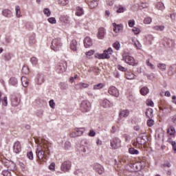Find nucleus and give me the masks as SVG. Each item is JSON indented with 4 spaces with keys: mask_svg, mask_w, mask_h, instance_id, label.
<instances>
[{
    "mask_svg": "<svg viewBox=\"0 0 176 176\" xmlns=\"http://www.w3.org/2000/svg\"><path fill=\"white\" fill-rule=\"evenodd\" d=\"M125 76H126V79H128L129 80L135 79V78L137 77V76H135L134 74H133L132 72H126Z\"/></svg>",
    "mask_w": 176,
    "mask_h": 176,
    "instance_id": "27",
    "label": "nucleus"
},
{
    "mask_svg": "<svg viewBox=\"0 0 176 176\" xmlns=\"http://www.w3.org/2000/svg\"><path fill=\"white\" fill-rule=\"evenodd\" d=\"M175 128L174 126H170L167 130L168 138H174L175 137Z\"/></svg>",
    "mask_w": 176,
    "mask_h": 176,
    "instance_id": "13",
    "label": "nucleus"
},
{
    "mask_svg": "<svg viewBox=\"0 0 176 176\" xmlns=\"http://www.w3.org/2000/svg\"><path fill=\"white\" fill-rule=\"evenodd\" d=\"M168 75H169L170 76H171L172 75H174V67L173 66L169 67Z\"/></svg>",
    "mask_w": 176,
    "mask_h": 176,
    "instance_id": "54",
    "label": "nucleus"
},
{
    "mask_svg": "<svg viewBox=\"0 0 176 176\" xmlns=\"http://www.w3.org/2000/svg\"><path fill=\"white\" fill-rule=\"evenodd\" d=\"M64 148L66 149V151H68V149H70L71 148V142H66L64 144Z\"/></svg>",
    "mask_w": 176,
    "mask_h": 176,
    "instance_id": "58",
    "label": "nucleus"
},
{
    "mask_svg": "<svg viewBox=\"0 0 176 176\" xmlns=\"http://www.w3.org/2000/svg\"><path fill=\"white\" fill-rule=\"evenodd\" d=\"M45 82V77L43 74H38L36 79V83L38 85H42Z\"/></svg>",
    "mask_w": 176,
    "mask_h": 176,
    "instance_id": "17",
    "label": "nucleus"
},
{
    "mask_svg": "<svg viewBox=\"0 0 176 176\" xmlns=\"http://www.w3.org/2000/svg\"><path fill=\"white\" fill-rule=\"evenodd\" d=\"M91 109V104L88 100H84L80 104V111L82 112H89Z\"/></svg>",
    "mask_w": 176,
    "mask_h": 176,
    "instance_id": "6",
    "label": "nucleus"
},
{
    "mask_svg": "<svg viewBox=\"0 0 176 176\" xmlns=\"http://www.w3.org/2000/svg\"><path fill=\"white\" fill-rule=\"evenodd\" d=\"M124 12H126V7H123L121 6L118 7L116 13H124Z\"/></svg>",
    "mask_w": 176,
    "mask_h": 176,
    "instance_id": "41",
    "label": "nucleus"
},
{
    "mask_svg": "<svg viewBox=\"0 0 176 176\" xmlns=\"http://www.w3.org/2000/svg\"><path fill=\"white\" fill-rule=\"evenodd\" d=\"M49 23H50V24H56V23H57V21L56 20V18L54 17H50L48 19Z\"/></svg>",
    "mask_w": 176,
    "mask_h": 176,
    "instance_id": "57",
    "label": "nucleus"
},
{
    "mask_svg": "<svg viewBox=\"0 0 176 176\" xmlns=\"http://www.w3.org/2000/svg\"><path fill=\"white\" fill-rule=\"evenodd\" d=\"M104 87V84L102 83H98L94 85V90H100V89H102Z\"/></svg>",
    "mask_w": 176,
    "mask_h": 176,
    "instance_id": "39",
    "label": "nucleus"
},
{
    "mask_svg": "<svg viewBox=\"0 0 176 176\" xmlns=\"http://www.w3.org/2000/svg\"><path fill=\"white\" fill-rule=\"evenodd\" d=\"M145 163L144 162V161H141V162H138L135 164V167L136 168V170H138V171H140L141 170H142L144 168V167H145Z\"/></svg>",
    "mask_w": 176,
    "mask_h": 176,
    "instance_id": "19",
    "label": "nucleus"
},
{
    "mask_svg": "<svg viewBox=\"0 0 176 176\" xmlns=\"http://www.w3.org/2000/svg\"><path fill=\"white\" fill-rule=\"evenodd\" d=\"M69 1L68 0H58L59 5H61L62 6H65V5H68Z\"/></svg>",
    "mask_w": 176,
    "mask_h": 176,
    "instance_id": "46",
    "label": "nucleus"
},
{
    "mask_svg": "<svg viewBox=\"0 0 176 176\" xmlns=\"http://www.w3.org/2000/svg\"><path fill=\"white\" fill-rule=\"evenodd\" d=\"M34 141L37 144V148L36 149L37 157L38 160H42L45 157V151L49 150L47 141L41 138H34Z\"/></svg>",
    "mask_w": 176,
    "mask_h": 176,
    "instance_id": "1",
    "label": "nucleus"
},
{
    "mask_svg": "<svg viewBox=\"0 0 176 176\" xmlns=\"http://www.w3.org/2000/svg\"><path fill=\"white\" fill-rule=\"evenodd\" d=\"M101 107H103V108H109L111 105V102L108 100V99H103L100 102Z\"/></svg>",
    "mask_w": 176,
    "mask_h": 176,
    "instance_id": "22",
    "label": "nucleus"
},
{
    "mask_svg": "<svg viewBox=\"0 0 176 176\" xmlns=\"http://www.w3.org/2000/svg\"><path fill=\"white\" fill-rule=\"evenodd\" d=\"M122 60L129 65H132V67H137L138 65V62L135 61L133 56L126 52L122 54Z\"/></svg>",
    "mask_w": 176,
    "mask_h": 176,
    "instance_id": "2",
    "label": "nucleus"
},
{
    "mask_svg": "<svg viewBox=\"0 0 176 176\" xmlns=\"http://www.w3.org/2000/svg\"><path fill=\"white\" fill-rule=\"evenodd\" d=\"M60 21L61 23H65V24H68L69 23V16L67 15H60L59 17Z\"/></svg>",
    "mask_w": 176,
    "mask_h": 176,
    "instance_id": "23",
    "label": "nucleus"
},
{
    "mask_svg": "<svg viewBox=\"0 0 176 176\" xmlns=\"http://www.w3.org/2000/svg\"><path fill=\"white\" fill-rule=\"evenodd\" d=\"M145 115L148 118V119H152V118H153V109L151 108L147 109L145 112Z\"/></svg>",
    "mask_w": 176,
    "mask_h": 176,
    "instance_id": "26",
    "label": "nucleus"
},
{
    "mask_svg": "<svg viewBox=\"0 0 176 176\" xmlns=\"http://www.w3.org/2000/svg\"><path fill=\"white\" fill-rule=\"evenodd\" d=\"M35 34H32V36H30L29 37V45L30 46H34V45H35V43H36V39L35 38Z\"/></svg>",
    "mask_w": 176,
    "mask_h": 176,
    "instance_id": "28",
    "label": "nucleus"
},
{
    "mask_svg": "<svg viewBox=\"0 0 176 176\" xmlns=\"http://www.w3.org/2000/svg\"><path fill=\"white\" fill-rule=\"evenodd\" d=\"M85 14V12L83 11V8L80 6H78L76 8V16H83Z\"/></svg>",
    "mask_w": 176,
    "mask_h": 176,
    "instance_id": "24",
    "label": "nucleus"
},
{
    "mask_svg": "<svg viewBox=\"0 0 176 176\" xmlns=\"http://www.w3.org/2000/svg\"><path fill=\"white\" fill-rule=\"evenodd\" d=\"M169 144L172 146L173 151H174V153H176V142L175 141H169Z\"/></svg>",
    "mask_w": 176,
    "mask_h": 176,
    "instance_id": "47",
    "label": "nucleus"
},
{
    "mask_svg": "<svg viewBox=\"0 0 176 176\" xmlns=\"http://www.w3.org/2000/svg\"><path fill=\"white\" fill-rule=\"evenodd\" d=\"M148 135L141 133L139 136L136 138V142L139 144V145H144L148 142Z\"/></svg>",
    "mask_w": 176,
    "mask_h": 176,
    "instance_id": "9",
    "label": "nucleus"
},
{
    "mask_svg": "<svg viewBox=\"0 0 176 176\" xmlns=\"http://www.w3.org/2000/svg\"><path fill=\"white\" fill-rule=\"evenodd\" d=\"M132 31L133 32H134L135 35H138V34H140L141 30H140V28L134 27Z\"/></svg>",
    "mask_w": 176,
    "mask_h": 176,
    "instance_id": "62",
    "label": "nucleus"
},
{
    "mask_svg": "<svg viewBox=\"0 0 176 176\" xmlns=\"http://www.w3.org/2000/svg\"><path fill=\"white\" fill-rule=\"evenodd\" d=\"M10 171H16V164L14 162H10V166H8Z\"/></svg>",
    "mask_w": 176,
    "mask_h": 176,
    "instance_id": "38",
    "label": "nucleus"
},
{
    "mask_svg": "<svg viewBox=\"0 0 176 176\" xmlns=\"http://www.w3.org/2000/svg\"><path fill=\"white\" fill-rule=\"evenodd\" d=\"M21 82L23 87H27L28 86V78L25 76H22L21 77Z\"/></svg>",
    "mask_w": 176,
    "mask_h": 176,
    "instance_id": "34",
    "label": "nucleus"
},
{
    "mask_svg": "<svg viewBox=\"0 0 176 176\" xmlns=\"http://www.w3.org/2000/svg\"><path fill=\"white\" fill-rule=\"evenodd\" d=\"M113 31L114 32H122L123 31V25H118L115 23H113Z\"/></svg>",
    "mask_w": 176,
    "mask_h": 176,
    "instance_id": "15",
    "label": "nucleus"
},
{
    "mask_svg": "<svg viewBox=\"0 0 176 176\" xmlns=\"http://www.w3.org/2000/svg\"><path fill=\"white\" fill-rule=\"evenodd\" d=\"M129 115H130V111L127 109L122 110L119 113V117L120 118V119H123V118H127V116H129Z\"/></svg>",
    "mask_w": 176,
    "mask_h": 176,
    "instance_id": "20",
    "label": "nucleus"
},
{
    "mask_svg": "<svg viewBox=\"0 0 176 176\" xmlns=\"http://www.w3.org/2000/svg\"><path fill=\"white\" fill-rule=\"evenodd\" d=\"M155 123V121H153V120H152V118H149L147 120V125L148 126V127H152V126H153Z\"/></svg>",
    "mask_w": 176,
    "mask_h": 176,
    "instance_id": "55",
    "label": "nucleus"
},
{
    "mask_svg": "<svg viewBox=\"0 0 176 176\" xmlns=\"http://www.w3.org/2000/svg\"><path fill=\"white\" fill-rule=\"evenodd\" d=\"M113 51L112 50L111 47H109L108 50H105L102 54H97L96 55V58L99 60H104L105 58H109L110 54H112Z\"/></svg>",
    "mask_w": 176,
    "mask_h": 176,
    "instance_id": "4",
    "label": "nucleus"
},
{
    "mask_svg": "<svg viewBox=\"0 0 176 176\" xmlns=\"http://www.w3.org/2000/svg\"><path fill=\"white\" fill-rule=\"evenodd\" d=\"M151 23H152V18L148 16L144 19V24H151Z\"/></svg>",
    "mask_w": 176,
    "mask_h": 176,
    "instance_id": "52",
    "label": "nucleus"
},
{
    "mask_svg": "<svg viewBox=\"0 0 176 176\" xmlns=\"http://www.w3.org/2000/svg\"><path fill=\"white\" fill-rule=\"evenodd\" d=\"M13 151L14 153H20L21 152V144L17 141L14 143Z\"/></svg>",
    "mask_w": 176,
    "mask_h": 176,
    "instance_id": "12",
    "label": "nucleus"
},
{
    "mask_svg": "<svg viewBox=\"0 0 176 176\" xmlns=\"http://www.w3.org/2000/svg\"><path fill=\"white\" fill-rule=\"evenodd\" d=\"M129 152L131 155H140V151L133 147L129 148Z\"/></svg>",
    "mask_w": 176,
    "mask_h": 176,
    "instance_id": "35",
    "label": "nucleus"
},
{
    "mask_svg": "<svg viewBox=\"0 0 176 176\" xmlns=\"http://www.w3.org/2000/svg\"><path fill=\"white\" fill-rule=\"evenodd\" d=\"M154 31H164V25H155L153 27Z\"/></svg>",
    "mask_w": 176,
    "mask_h": 176,
    "instance_id": "36",
    "label": "nucleus"
},
{
    "mask_svg": "<svg viewBox=\"0 0 176 176\" xmlns=\"http://www.w3.org/2000/svg\"><path fill=\"white\" fill-rule=\"evenodd\" d=\"M2 104L4 107H8V97L5 96L2 100Z\"/></svg>",
    "mask_w": 176,
    "mask_h": 176,
    "instance_id": "63",
    "label": "nucleus"
},
{
    "mask_svg": "<svg viewBox=\"0 0 176 176\" xmlns=\"http://www.w3.org/2000/svg\"><path fill=\"white\" fill-rule=\"evenodd\" d=\"M113 47H114V49H116V50H119V49H120V43H119V41H116L113 44Z\"/></svg>",
    "mask_w": 176,
    "mask_h": 176,
    "instance_id": "48",
    "label": "nucleus"
},
{
    "mask_svg": "<svg viewBox=\"0 0 176 176\" xmlns=\"http://www.w3.org/2000/svg\"><path fill=\"white\" fill-rule=\"evenodd\" d=\"M2 175L3 176H12V173L9 170H3Z\"/></svg>",
    "mask_w": 176,
    "mask_h": 176,
    "instance_id": "64",
    "label": "nucleus"
},
{
    "mask_svg": "<svg viewBox=\"0 0 176 176\" xmlns=\"http://www.w3.org/2000/svg\"><path fill=\"white\" fill-rule=\"evenodd\" d=\"M50 107L52 109H54L56 108V103L54 102V100H50Z\"/></svg>",
    "mask_w": 176,
    "mask_h": 176,
    "instance_id": "60",
    "label": "nucleus"
},
{
    "mask_svg": "<svg viewBox=\"0 0 176 176\" xmlns=\"http://www.w3.org/2000/svg\"><path fill=\"white\" fill-rule=\"evenodd\" d=\"M19 80H17V78L15 77H11L9 80V84L11 85V86H17Z\"/></svg>",
    "mask_w": 176,
    "mask_h": 176,
    "instance_id": "29",
    "label": "nucleus"
},
{
    "mask_svg": "<svg viewBox=\"0 0 176 176\" xmlns=\"http://www.w3.org/2000/svg\"><path fill=\"white\" fill-rule=\"evenodd\" d=\"M71 167H72V163L69 160H66L62 162L60 165V170L64 173H68L69 170H71Z\"/></svg>",
    "mask_w": 176,
    "mask_h": 176,
    "instance_id": "5",
    "label": "nucleus"
},
{
    "mask_svg": "<svg viewBox=\"0 0 176 176\" xmlns=\"http://www.w3.org/2000/svg\"><path fill=\"white\" fill-rule=\"evenodd\" d=\"M110 145L113 149H118L122 146V140L119 138H114L111 140Z\"/></svg>",
    "mask_w": 176,
    "mask_h": 176,
    "instance_id": "8",
    "label": "nucleus"
},
{
    "mask_svg": "<svg viewBox=\"0 0 176 176\" xmlns=\"http://www.w3.org/2000/svg\"><path fill=\"white\" fill-rule=\"evenodd\" d=\"M2 14L4 16V17H8V19L12 17L13 16V14L12 13V11L6 9L2 11Z\"/></svg>",
    "mask_w": 176,
    "mask_h": 176,
    "instance_id": "25",
    "label": "nucleus"
},
{
    "mask_svg": "<svg viewBox=\"0 0 176 176\" xmlns=\"http://www.w3.org/2000/svg\"><path fill=\"white\" fill-rule=\"evenodd\" d=\"M43 13L44 14H45L47 17H50V14H52V13L50 12V9L49 8H45L43 10Z\"/></svg>",
    "mask_w": 176,
    "mask_h": 176,
    "instance_id": "50",
    "label": "nucleus"
},
{
    "mask_svg": "<svg viewBox=\"0 0 176 176\" xmlns=\"http://www.w3.org/2000/svg\"><path fill=\"white\" fill-rule=\"evenodd\" d=\"M146 39L147 42L150 43V45H152V42L153 41V36L152 34H148L146 37Z\"/></svg>",
    "mask_w": 176,
    "mask_h": 176,
    "instance_id": "43",
    "label": "nucleus"
},
{
    "mask_svg": "<svg viewBox=\"0 0 176 176\" xmlns=\"http://www.w3.org/2000/svg\"><path fill=\"white\" fill-rule=\"evenodd\" d=\"M87 87H89V84L85 82H80L74 86L76 90H79V89H87Z\"/></svg>",
    "mask_w": 176,
    "mask_h": 176,
    "instance_id": "21",
    "label": "nucleus"
},
{
    "mask_svg": "<svg viewBox=\"0 0 176 176\" xmlns=\"http://www.w3.org/2000/svg\"><path fill=\"white\" fill-rule=\"evenodd\" d=\"M75 131L77 136L80 137V135H83V133H85V128H76Z\"/></svg>",
    "mask_w": 176,
    "mask_h": 176,
    "instance_id": "30",
    "label": "nucleus"
},
{
    "mask_svg": "<svg viewBox=\"0 0 176 176\" xmlns=\"http://www.w3.org/2000/svg\"><path fill=\"white\" fill-rule=\"evenodd\" d=\"M162 168L166 170V168H170L171 167V164L170 162H166L162 165Z\"/></svg>",
    "mask_w": 176,
    "mask_h": 176,
    "instance_id": "49",
    "label": "nucleus"
},
{
    "mask_svg": "<svg viewBox=\"0 0 176 176\" xmlns=\"http://www.w3.org/2000/svg\"><path fill=\"white\" fill-rule=\"evenodd\" d=\"M104 36H105V29L104 28H100L98 29V38L104 39Z\"/></svg>",
    "mask_w": 176,
    "mask_h": 176,
    "instance_id": "18",
    "label": "nucleus"
},
{
    "mask_svg": "<svg viewBox=\"0 0 176 176\" xmlns=\"http://www.w3.org/2000/svg\"><path fill=\"white\" fill-rule=\"evenodd\" d=\"M146 65H148V67H150L151 68V69H155V65H153V64H152L149 62V59L146 60Z\"/></svg>",
    "mask_w": 176,
    "mask_h": 176,
    "instance_id": "59",
    "label": "nucleus"
},
{
    "mask_svg": "<svg viewBox=\"0 0 176 176\" xmlns=\"http://www.w3.org/2000/svg\"><path fill=\"white\" fill-rule=\"evenodd\" d=\"M11 102L13 107H19L20 105V99L14 98L12 99Z\"/></svg>",
    "mask_w": 176,
    "mask_h": 176,
    "instance_id": "31",
    "label": "nucleus"
},
{
    "mask_svg": "<svg viewBox=\"0 0 176 176\" xmlns=\"http://www.w3.org/2000/svg\"><path fill=\"white\" fill-rule=\"evenodd\" d=\"M30 62L32 63V65H36V64H38V58H36V57H32Z\"/></svg>",
    "mask_w": 176,
    "mask_h": 176,
    "instance_id": "51",
    "label": "nucleus"
},
{
    "mask_svg": "<svg viewBox=\"0 0 176 176\" xmlns=\"http://www.w3.org/2000/svg\"><path fill=\"white\" fill-rule=\"evenodd\" d=\"M122 138H124L126 142H130V140H131V138H130V135L126 133L122 135Z\"/></svg>",
    "mask_w": 176,
    "mask_h": 176,
    "instance_id": "45",
    "label": "nucleus"
},
{
    "mask_svg": "<svg viewBox=\"0 0 176 176\" xmlns=\"http://www.w3.org/2000/svg\"><path fill=\"white\" fill-rule=\"evenodd\" d=\"M108 93L114 97H119V91L115 87H110L108 89Z\"/></svg>",
    "mask_w": 176,
    "mask_h": 176,
    "instance_id": "11",
    "label": "nucleus"
},
{
    "mask_svg": "<svg viewBox=\"0 0 176 176\" xmlns=\"http://www.w3.org/2000/svg\"><path fill=\"white\" fill-rule=\"evenodd\" d=\"M156 8L158 10H164L165 9L164 4L162 2H158L156 5Z\"/></svg>",
    "mask_w": 176,
    "mask_h": 176,
    "instance_id": "37",
    "label": "nucleus"
},
{
    "mask_svg": "<svg viewBox=\"0 0 176 176\" xmlns=\"http://www.w3.org/2000/svg\"><path fill=\"white\" fill-rule=\"evenodd\" d=\"M89 6L91 8V9H94V8H97V6H98V2L97 0H94L89 2Z\"/></svg>",
    "mask_w": 176,
    "mask_h": 176,
    "instance_id": "33",
    "label": "nucleus"
},
{
    "mask_svg": "<svg viewBox=\"0 0 176 176\" xmlns=\"http://www.w3.org/2000/svg\"><path fill=\"white\" fill-rule=\"evenodd\" d=\"M93 169L99 174V175H102L104 173L105 170L104 169V166L98 163H94L92 165Z\"/></svg>",
    "mask_w": 176,
    "mask_h": 176,
    "instance_id": "10",
    "label": "nucleus"
},
{
    "mask_svg": "<svg viewBox=\"0 0 176 176\" xmlns=\"http://www.w3.org/2000/svg\"><path fill=\"white\" fill-rule=\"evenodd\" d=\"M148 3H141V4L139 6V9L142 10V9H145V8H148Z\"/></svg>",
    "mask_w": 176,
    "mask_h": 176,
    "instance_id": "53",
    "label": "nucleus"
},
{
    "mask_svg": "<svg viewBox=\"0 0 176 176\" xmlns=\"http://www.w3.org/2000/svg\"><path fill=\"white\" fill-rule=\"evenodd\" d=\"M148 93L149 89H148V87H143L140 89V94H142V96H146V94H148Z\"/></svg>",
    "mask_w": 176,
    "mask_h": 176,
    "instance_id": "32",
    "label": "nucleus"
},
{
    "mask_svg": "<svg viewBox=\"0 0 176 176\" xmlns=\"http://www.w3.org/2000/svg\"><path fill=\"white\" fill-rule=\"evenodd\" d=\"M69 47L73 52H76V50H78V42L76 40H72L70 42Z\"/></svg>",
    "mask_w": 176,
    "mask_h": 176,
    "instance_id": "16",
    "label": "nucleus"
},
{
    "mask_svg": "<svg viewBox=\"0 0 176 176\" xmlns=\"http://www.w3.org/2000/svg\"><path fill=\"white\" fill-rule=\"evenodd\" d=\"M16 17H21V12L20 11V6H17L15 8Z\"/></svg>",
    "mask_w": 176,
    "mask_h": 176,
    "instance_id": "42",
    "label": "nucleus"
},
{
    "mask_svg": "<svg viewBox=\"0 0 176 176\" xmlns=\"http://www.w3.org/2000/svg\"><path fill=\"white\" fill-rule=\"evenodd\" d=\"M22 72L25 75H28V74L30 73V69L28 68V66H23L22 67Z\"/></svg>",
    "mask_w": 176,
    "mask_h": 176,
    "instance_id": "44",
    "label": "nucleus"
},
{
    "mask_svg": "<svg viewBox=\"0 0 176 176\" xmlns=\"http://www.w3.org/2000/svg\"><path fill=\"white\" fill-rule=\"evenodd\" d=\"M63 47L61 38H54L52 41L51 49L54 52H58Z\"/></svg>",
    "mask_w": 176,
    "mask_h": 176,
    "instance_id": "3",
    "label": "nucleus"
},
{
    "mask_svg": "<svg viewBox=\"0 0 176 176\" xmlns=\"http://www.w3.org/2000/svg\"><path fill=\"white\" fill-rule=\"evenodd\" d=\"M84 46L85 47H90V46H93V41H91V38L90 37L87 36L84 39Z\"/></svg>",
    "mask_w": 176,
    "mask_h": 176,
    "instance_id": "14",
    "label": "nucleus"
},
{
    "mask_svg": "<svg viewBox=\"0 0 176 176\" xmlns=\"http://www.w3.org/2000/svg\"><path fill=\"white\" fill-rule=\"evenodd\" d=\"M27 157H28L30 160H34V153H32V151H30L27 153Z\"/></svg>",
    "mask_w": 176,
    "mask_h": 176,
    "instance_id": "56",
    "label": "nucleus"
},
{
    "mask_svg": "<svg viewBox=\"0 0 176 176\" xmlns=\"http://www.w3.org/2000/svg\"><path fill=\"white\" fill-rule=\"evenodd\" d=\"M146 104L148 107H154V103L152 100H147Z\"/></svg>",
    "mask_w": 176,
    "mask_h": 176,
    "instance_id": "61",
    "label": "nucleus"
},
{
    "mask_svg": "<svg viewBox=\"0 0 176 176\" xmlns=\"http://www.w3.org/2000/svg\"><path fill=\"white\" fill-rule=\"evenodd\" d=\"M67 70V62L62 61L57 64L56 71L58 74H63Z\"/></svg>",
    "mask_w": 176,
    "mask_h": 176,
    "instance_id": "7",
    "label": "nucleus"
},
{
    "mask_svg": "<svg viewBox=\"0 0 176 176\" xmlns=\"http://www.w3.org/2000/svg\"><path fill=\"white\" fill-rule=\"evenodd\" d=\"M157 67L159 68V69H161V71H166V69H167V65H166V64L164 63H158Z\"/></svg>",
    "mask_w": 176,
    "mask_h": 176,
    "instance_id": "40",
    "label": "nucleus"
}]
</instances>
